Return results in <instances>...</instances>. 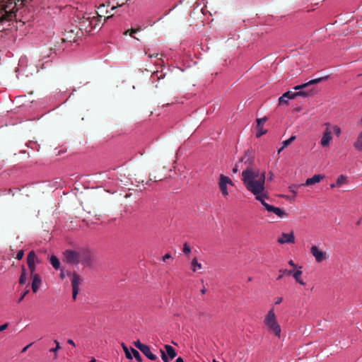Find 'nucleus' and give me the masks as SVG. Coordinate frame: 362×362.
I'll return each instance as SVG.
<instances>
[{"instance_id":"de8ad7c7","label":"nucleus","mask_w":362,"mask_h":362,"mask_svg":"<svg viewBox=\"0 0 362 362\" xmlns=\"http://www.w3.org/2000/svg\"><path fill=\"white\" fill-rule=\"evenodd\" d=\"M89 362H96V360L94 358H93Z\"/></svg>"},{"instance_id":"49530a36","label":"nucleus","mask_w":362,"mask_h":362,"mask_svg":"<svg viewBox=\"0 0 362 362\" xmlns=\"http://www.w3.org/2000/svg\"><path fill=\"white\" fill-rule=\"evenodd\" d=\"M289 189H290L291 192H292L293 193H294V194L296 193V192L295 190L292 189V187H290Z\"/></svg>"},{"instance_id":"423d86ee","label":"nucleus","mask_w":362,"mask_h":362,"mask_svg":"<svg viewBox=\"0 0 362 362\" xmlns=\"http://www.w3.org/2000/svg\"><path fill=\"white\" fill-rule=\"evenodd\" d=\"M310 252L317 263L326 261L329 258V254L317 245L310 247Z\"/></svg>"},{"instance_id":"a211bd4d","label":"nucleus","mask_w":362,"mask_h":362,"mask_svg":"<svg viewBox=\"0 0 362 362\" xmlns=\"http://www.w3.org/2000/svg\"><path fill=\"white\" fill-rule=\"evenodd\" d=\"M49 262L56 270L60 269V261L57 256L52 255L49 258Z\"/></svg>"},{"instance_id":"6e6552de","label":"nucleus","mask_w":362,"mask_h":362,"mask_svg":"<svg viewBox=\"0 0 362 362\" xmlns=\"http://www.w3.org/2000/svg\"><path fill=\"white\" fill-rule=\"evenodd\" d=\"M71 286L73 289V299L75 300L76 299V296L79 291V286L81 284V278L80 276L76 273H73L71 274Z\"/></svg>"},{"instance_id":"2f4dec72","label":"nucleus","mask_w":362,"mask_h":362,"mask_svg":"<svg viewBox=\"0 0 362 362\" xmlns=\"http://www.w3.org/2000/svg\"><path fill=\"white\" fill-rule=\"evenodd\" d=\"M280 272H282L283 275L286 274V275L290 276V275H292L293 270L284 269V270H280Z\"/></svg>"},{"instance_id":"bb28decb","label":"nucleus","mask_w":362,"mask_h":362,"mask_svg":"<svg viewBox=\"0 0 362 362\" xmlns=\"http://www.w3.org/2000/svg\"><path fill=\"white\" fill-rule=\"evenodd\" d=\"M296 139V136H291L289 139L284 141L282 142V146H283V148H286L288 145H290L291 144L292 141H293L294 140Z\"/></svg>"},{"instance_id":"c85d7f7f","label":"nucleus","mask_w":362,"mask_h":362,"mask_svg":"<svg viewBox=\"0 0 362 362\" xmlns=\"http://www.w3.org/2000/svg\"><path fill=\"white\" fill-rule=\"evenodd\" d=\"M160 352L161 354V358L163 361V362H170V359L168 358L164 350L160 349Z\"/></svg>"},{"instance_id":"3c124183","label":"nucleus","mask_w":362,"mask_h":362,"mask_svg":"<svg viewBox=\"0 0 362 362\" xmlns=\"http://www.w3.org/2000/svg\"><path fill=\"white\" fill-rule=\"evenodd\" d=\"M360 122H361V123H362V118L361 119Z\"/></svg>"},{"instance_id":"8fccbe9b","label":"nucleus","mask_w":362,"mask_h":362,"mask_svg":"<svg viewBox=\"0 0 362 362\" xmlns=\"http://www.w3.org/2000/svg\"><path fill=\"white\" fill-rule=\"evenodd\" d=\"M154 55H148L150 58L153 57Z\"/></svg>"},{"instance_id":"39448f33","label":"nucleus","mask_w":362,"mask_h":362,"mask_svg":"<svg viewBox=\"0 0 362 362\" xmlns=\"http://www.w3.org/2000/svg\"><path fill=\"white\" fill-rule=\"evenodd\" d=\"M83 252V251L66 250L64 252V261L71 264H78Z\"/></svg>"},{"instance_id":"6ab92c4d","label":"nucleus","mask_w":362,"mask_h":362,"mask_svg":"<svg viewBox=\"0 0 362 362\" xmlns=\"http://www.w3.org/2000/svg\"><path fill=\"white\" fill-rule=\"evenodd\" d=\"M202 269V264L199 263L197 258L192 259L191 262V269L193 272H196L198 270H200Z\"/></svg>"},{"instance_id":"f257e3e1","label":"nucleus","mask_w":362,"mask_h":362,"mask_svg":"<svg viewBox=\"0 0 362 362\" xmlns=\"http://www.w3.org/2000/svg\"><path fill=\"white\" fill-rule=\"evenodd\" d=\"M243 182L247 191L251 192L259 201L265 210L274 213L282 218L286 215L284 211L279 207H275L266 202L269 199L268 192L265 188V174L260 173L259 170L247 167L242 172Z\"/></svg>"},{"instance_id":"2eb2a0df","label":"nucleus","mask_w":362,"mask_h":362,"mask_svg":"<svg viewBox=\"0 0 362 362\" xmlns=\"http://www.w3.org/2000/svg\"><path fill=\"white\" fill-rule=\"evenodd\" d=\"M321 81H322L321 78H317L312 79V80L309 81L307 83H304L303 84L294 86L293 88V89L295 90H302L303 89H304L305 88L308 87V86L316 84V83L320 82Z\"/></svg>"},{"instance_id":"9b49d317","label":"nucleus","mask_w":362,"mask_h":362,"mask_svg":"<svg viewBox=\"0 0 362 362\" xmlns=\"http://www.w3.org/2000/svg\"><path fill=\"white\" fill-rule=\"evenodd\" d=\"M267 120V117L257 119V138L262 136L267 133V130L264 128V124Z\"/></svg>"},{"instance_id":"f03ea898","label":"nucleus","mask_w":362,"mask_h":362,"mask_svg":"<svg viewBox=\"0 0 362 362\" xmlns=\"http://www.w3.org/2000/svg\"><path fill=\"white\" fill-rule=\"evenodd\" d=\"M264 322L269 332H272L278 338H280L281 329L276 320L274 308L268 311L264 317Z\"/></svg>"},{"instance_id":"a878e982","label":"nucleus","mask_w":362,"mask_h":362,"mask_svg":"<svg viewBox=\"0 0 362 362\" xmlns=\"http://www.w3.org/2000/svg\"><path fill=\"white\" fill-rule=\"evenodd\" d=\"M122 346L125 353L126 358L129 360H132V354L130 353L131 350L130 351L129 350L128 347L126 346V344L124 343L122 344Z\"/></svg>"},{"instance_id":"473e14b6","label":"nucleus","mask_w":362,"mask_h":362,"mask_svg":"<svg viewBox=\"0 0 362 362\" xmlns=\"http://www.w3.org/2000/svg\"><path fill=\"white\" fill-rule=\"evenodd\" d=\"M29 293V290L27 289L24 291V293L22 294V296H21V298H19L18 303H20L21 302V300L25 298V296Z\"/></svg>"},{"instance_id":"4c0bfd02","label":"nucleus","mask_w":362,"mask_h":362,"mask_svg":"<svg viewBox=\"0 0 362 362\" xmlns=\"http://www.w3.org/2000/svg\"><path fill=\"white\" fill-rule=\"evenodd\" d=\"M66 274L65 272L62 269V270L61 271V273H60V277H61V279H64L66 277Z\"/></svg>"},{"instance_id":"7c9ffc66","label":"nucleus","mask_w":362,"mask_h":362,"mask_svg":"<svg viewBox=\"0 0 362 362\" xmlns=\"http://www.w3.org/2000/svg\"><path fill=\"white\" fill-rule=\"evenodd\" d=\"M24 255V252L23 250H19L16 254V259L18 260L22 259Z\"/></svg>"},{"instance_id":"72a5a7b5","label":"nucleus","mask_w":362,"mask_h":362,"mask_svg":"<svg viewBox=\"0 0 362 362\" xmlns=\"http://www.w3.org/2000/svg\"><path fill=\"white\" fill-rule=\"evenodd\" d=\"M8 326V323H4V324L1 325H0V332L6 329Z\"/></svg>"},{"instance_id":"a18cd8bd","label":"nucleus","mask_w":362,"mask_h":362,"mask_svg":"<svg viewBox=\"0 0 362 362\" xmlns=\"http://www.w3.org/2000/svg\"><path fill=\"white\" fill-rule=\"evenodd\" d=\"M284 148H283V146H281V148H280L278 150V153H280L283 151V149H284Z\"/></svg>"},{"instance_id":"5701e85b","label":"nucleus","mask_w":362,"mask_h":362,"mask_svg":"<svg viewBox=\"0 0 362 362\" xmlns=\"http://www.w3.org/2000/svg\"><path fill=\"white\" fill-rule=\"evenodd\" d=\"M354 147L359 151H362V132L359 134L356 141L354 144Z\"/></svg>"},{"instance_id":"b1692460","label":"nucleus","mask_w":362,"mask_h":362,"mask_svg":"<svg viewBox=\"0 0 362 362\" xmlns=\"http://www.w3.org/2000/svg\"><path fill=\"white\" fill-rule=\"evenodd\" d=\"M130 353L132 354V358H134L138 362H142L143 360L139 351L132 347Z\"/></svg>"},{"instance_id":"09e8293b","label":"nucleus","mask_w":362,"mask_h":362,"mask_svg":"<svg viewBox=\"0 0 362 362\" xmlns=\"http://www.w3.org/2000/svg\"><path fill=\"white\" fill-rule=\"evenodd\" d=\"M205 292H206V289H203V290L202 291V294H204V293H205Z\"/></svg>"},{"instance_id":"393cba45","label":"nucleus","mask_w":362,"mask_h":362,"mask_svg":"<svg viewBox=\"0 0 362 362\" xmlns=\"http://www.w3.org/2000/svg\"><path fill=\"white\" fill-rule=\"evenodd\" d=\"M122 346L125 353L126 358L129 360H132V354L130 353L131 350L130 351L129 350L128 347L126 346V344L124 343L122 344Z\"/></svg>"},{"instance_id":"412c9836","label":"nucleus","mask_w":362,"mask_h":362,"mask_svg":"<svg viewBox=\"0 0 362 362\" xmlns=\"http://www.w3.org/2000/svg\"><path fill=\"white\" fill-rule=\"evenodd\" d=\"M349 182V180L347 177L344 175H339L336 181V185H338L339 187H341L343 185H346Z\"/></svg>"},{"instance_id":"4468645a","label":"nucleus","mask_w":362,"mask_h":362,"mask_svg":"<svg viewBox=\"0 0 362 362\" xmlns=\"http://www.w3.org/2000/svg\"><path fill=\"white\" fill-rule=\"evenodd\" d=\"M35 254L34 251H31L28 253L27 257L28 265L30 269V273L33 274L35 271Z\"/></svg>"},{"instance_id":"ea45409f","label":"nucleus","mask_w":362,"mask_h":362,"mask_svg":"<svg viewBox=\"0 0 362 362\" xmlns=\"http://www.w3.org/2000/svg\"><path fill=\"white\" fill-rule=\"evenodd\" d=\"M67 343L72 345L73 346H76V344L72 339H68Z\"/></svg>"},{"instance_id":"c756f323","label":"nucleus","mask_w":362,"mask_h":362,"mask_svg":"<svg viewBox=\"0 0 362 362\" xmlns=\"http://www.w3.org/2000/svg\"><path fill=\"white\" fill-rule=\"evenodd\" d=\"M332 129H333V132L336 134V136H339L341 134V130L339 126H337V125L334 126Z\"/></svg>"},{"instance_id":"e433bc0d","label":"nucleus","mask_w":362,"mask_h":362,"mask_svg":"<svg viewBox=\"0 0 362 362\" xmlns=\"http://www.w3.org/2000/svg\"><path fill=\"white\" fill-rule=\"evenodd\" d=\"M33 344V343H30V344H29L28 345H27L26 346H25V347L21 350V353H24V352H25V351L28 350V349L29 347H30Z\"/></svg>"},{"instance_id":"dca6fc26","label":"nucleus","mask_w":362,"mask_h":362,"mask_svg":"<svg viewBox=\"0 0 362 362\" xmlns=\"http://www.w3.org/2000/svg\"><path fill=\"white\" fill-rule=\"evenodd\" d=\"M302 274H303L302 267H299V268L298 269L293 272L292 276L294 278V279L296 281L297 283L300 284V285L304 286L305 284V283L301 279Z\"/></svg>"},{"instance_id":"37998d69","label":"nucleus","mask_w":362,"mask_h":362,"mask_svg":"<svg viewBox=\"0 0 362 362\" xmlns=\"http://www.w3.org/2000/svg\"><path fill=\"white\" fill-rule=\"evenodd\" d=\"M136 30H132L130 31V33H129L130 36L134 37V35H134V33H136Z\"/></svg>"},{"instance_id":"ddd939ff","label":"nucleus","mask_w":362,"mask_h":362,"mask_svg":"<svg viewBox=\"0 0 362 362\" xmlns=\"http://www.w3.org/2000/svg\"><path fill=\"white\" fill-rule=\"evenodd\" d=\"M323 178H324V176L320 174L315 175L312 177L308 178L306 180L304 184H303L302 185L309 186V185H315L316 183L320 182Z\"/></svg>"},{"instance_id":"20e7f679","label":"nucleus","mask_w":362,"mask_h":362,"mask_svg":"<svg viewBox=\"0 0 362 362\" xmlns=\"http://www.w3.org/2000/svg\"><path fill=\"white\" fill-rule=\"evenodd\" d=\"M311 95L310 93L303 90H298V92H293V91H287L284 93L279 98V105H287L288 101L290 100H293L296 98L298 96H308Z\"/></svg>"},{"instance_id":"f704fd0d","label":"nucleus","mask_w":362,"mask_h":362,"mask_svg":"<svg viewBox=\"0 0 362 362\" xmlns=\"http://www.w3.org/2000/svg\"><path fill=\"white\" fill-rule=\"evenodd\" d=\"M171 257V255L170 253H167L163 257V261L165 262L167 259H170Z\"/></svg>"},{"instance_id":"9d476101","label":"nucleus","mask_w":362,"mask_h":362,"mask_svg":"<svg viewBox=\"0 0 362 362\" xmlns=\"http://www.w3.org/2000/svg\"><path fill=\"white\" fill-rule=\"evenodd\" d=\"M295 241V236L293 232L288 233H283L281 236L278 238L277 242L280 244L293 243Z\"/></svg>"},{"instance_id":"a19ab883","label":"nucleus","mask_w":362,"mask_h":362,"mask_svg":"<svg viewBox=\"0 0 362 362\" xmlns=\"http://www.w3.org/2000/svg\"><path fill=\"white\" fill-rule=\"evenodd\" d=\"M238 171V165H236L235 167L233 169V173H236Z\"/></svg>"},{"instance_id":"aec40b11","label":"nucleus","mask_w":362,"mask_h":362,"mask_svg":"<svg viewBox=\"0 0 362 362\" xmlns=\"http://www.w3.org/2000/svg\"><path fill=\"white\" fill-rule=\"evenodd\" d=\"M54 342L56 344V346L55 347L51 348L49 349V351L54 353L53 359L57 360L58 358V351L61 349V346L57 340H54Z\"/></svg>"},{"instance_id":"1a4fd4ad","label":"nucleus","mask_w":362,"mask_h":362,"mask_svg":"<svg viewBox=\"0 0 362 362\" xmlns=\"http://www.w3.org/2000/svg\"><path fill=\"white\" fill-rule=\"evenodd\" d=\"M327 128L320 140V144L322 147H329L332 139V132L329 128V123H326Z\"/></svg>"},{"instance_id":"7ed1b4c3","label":"nucleus","mask_w":362,"mask_h":362,"mask_svg":"<svg viewBox=\"0 0 362 362\" xmlns=\"http://www.w3.org/2000/svg\"><path fill=\"white\" fill-rule=\"evenodd\" d=\"M233 186V182L230 177L228 176L221 175L218 180V187L221 192L222 196L227 199L229 196V187Z\"/></svg>"},{"instance_id":"f3484780","label":"nucleus","mask_w":362,"mask_h":362,"mask_svg":"<svg viewBox=\"0 0 362 362\" xmlns=\"http://www.w3.org/2000/svg\"><path fill=\"white\" fill-rule=\"evenodd\" d=\"M164 348L165 349V352L167 356L168 357V358L172 360L176 356V355H177L176 351L172 346L165 344L164 346Z\"/></svg>"},{"instance_id":"c03bdc74","label":"nucleus","mask_w":362,"mask_h":362,"mask_svg":"<svg viewBox=\"0 0 362 362\" xmlns=\"http://www.w3.org/2000/svg\"><path fill=\"white\" fill-rule=\"evenodd\" d=\"M338 187V185H336V182L330 184V187L331 188H334V187Z\"/></svg>"},{"instance_id":"0eeeda50","label":"nucleus","mask_w":362,"mask_h":362,"mask_svg":"<svg viewBox=\"0 0 362 362\" xmlns=\"http://www.w3.org/2000/svg\"><path fill=\"white\" fill-rule=\"evenodd\" d=\"M134 344L148 359L156 361L158 358L157 356L152 353L149 346L141 343L139 339L135 341Z\"/></svg>"},{"instance_id":"f8f14e48","label":"nucleus","mask_w":362,"mask_h":362,"mask_svg":"<svg viewBox=\"0 0 362 362\" xmlns=\"http://www.w3.org/2000/svg\"><path fill=\"white\" fill-rule=\"evenodd\" d=\"M32 275V290L34 293H37L39 290L42 280L40 276L35 272L31 274Z\"/></svg>"},{"instance_id":"79ce46f5","label":"nucleus","mask_w":362,"mask_h":362,"mask_svg":"<svg viewBox=\"0 0 362 362\" xmlns=\"http://www.w3.org/2000/svg\"><path fill=\"white\" fill-rule=\"evenodd\" d=\"M175 362H185V361H184V360H183V358H181V357H178V358L176 359Z\"/></svg>"},{"instance_id":"cd10ccee","label":"nucleus","mask_w":362,"mask_h":362,"mask_svg":"<svg viewBox=\"0 0 362 362\" xmlns=\"http://www.w3.org/2000/svg\"><path fill=\"white\" fill-rule=\"evenodd\" d=\"M192 249L189 245L187 243H185L183 245V252L189 255L191 253Z\"/></svg>"},{"instance_id":"c9c22d12","label":"nucleus","mask_w":362,"mask_h":362,"mask_svg":"<svg viewBox=\"0 0 362 362\" xmlns=\"http://www.w3.org/2000/svg\"><path fill=\"white\" fill-rule=\"evenodd\" d=\"M283 300V298L281 297H278L276 298L275 300V305H279L280 304Z\"/></svg>"},{"instance_id":"4be33fe9","label":"nucleus","mask_w":362,"mask_h":362,"mask_svg":"<svg viewBox=\"0 0 362 362\" xmlns=\"http://www.w3.org/2000/svg\"><path fill=\"white\" fill-rule=\"evenodd\" d=\"M28 279V274L26 272L25 268L23 267L22 269V274L21 275V277L19 279V283L21 284H25Z\"/></svg>"},{"instance_id":"58836bf2","label":"nucleus","mask_w":362,"mask_h":362,"mask_svg":"<svg viewBox=\"0 0 362 362\" xmlns=\"http://www.w3.org/2000/svg\"><path fill=\"white\" fill-rule=\"evenodd\" d=\"M288 264L294 268H296V264L294 263V262L291 259L289 262H288Z\"/></svg>"}]
</instances>
